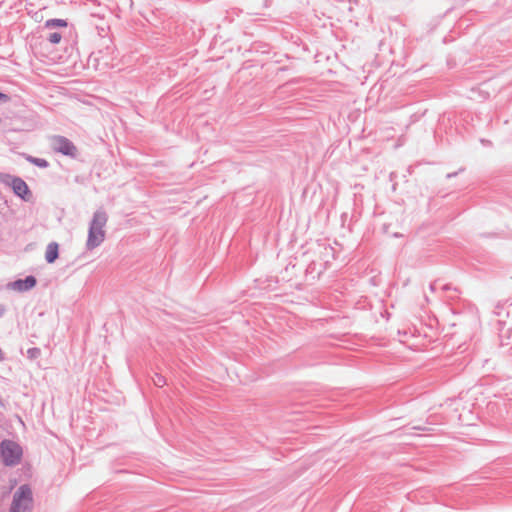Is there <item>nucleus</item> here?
Returning <instances> with one entry per match:
<instances>
[{"mask_svg":"<svg viewBox=\"0 0 512 512\" xmlns=\"http://www.w3.org/2000/svg\"><path fill=\"white\" fill-rule=\"evenodd\" d=\"M108 221V215L103 209L94 212L89 223L88 237L86 241V249L91 251L100 246L105 240L104 227Z\"/></svg>","mask_w":512,"mask_h":512,"instance_id":"obj_1","label":"nucleus"},{"mask_svg":"<svg viewBox=\"0 0 512 512\" xmlns=\"http://www.w3.org/2000/svg\"><path fill=\"white\" fill-rule=\"evenodd\" d=\"M33 508V494L29 485H21L13 495L11 512H31Z\"/></svg>","mask_w":512,"mask_h":512,"instance_id":"obj_2","label":"nucleus"},{"mask_svg":"<svg viewBox=\"0 0 512 512\" xmlns=\"http://www.w3.org/2000/svg\"><path fill=\"white\" fill-rule=\"evenodd\" d=\"M22 448L15 441L5 439L0 443V456L4 465L15 466L21 461Z\"/></svg>","mask_w":512,"mask_h":512,"instance_id":"obj_3","label":"nucleus"},{"mask_svg":"<svg viewBox=\"0 0 512 512\" xmlns=\"http://www.w3.org/2000/svg\"><path fill=\"white\" fill-rule=\"evenodd\" d=\"M0 183L12 188L15 195L24 201H28L32 195L26 182L17 176L0 173Z\"/></svg>","mask_w":512,"mask_h":512,"instance_id":"obj_4","label":"nucleus"},{"mask_svg":"<svg viewBox=\"0 0 512 512\" xmlns=\"http://www.w3.org/2000/svg\"><path fill=\"white\" fill-rule=\"evenodd\" d=\"M50 145L54 152L68 156L72 159L77 158L78 148L65 136L53 135L50 137Z\"/></svg>","mask_w":512,"mask_h":512,"instance_id":"obj_5","label":"nucleus"},{"mask_svg":"<svg viewBox=\"0 0 512 512\" xmlns=\"http://www.w3.org/2000/svg\"><path fill=\"white\" fill-rule=\"evenodd\" d=\"M37 284V279L33 275L26 276L24 279H18L13 282L8 283L7 287L9 289L25 292L34 288Z\"/></svg>","mask_w":512,"mask_h":512,"instance_id":"obj_6","label":"nucleus"},{"mask_svg":"<svg viewBox=\"0 0 512 512\" xmlns=\"http://www.w3.org/2000/svg\"><path fill=\"white\" fill-rule=\"evenodd\" d=\"M59 257V245L56 242H51L47 245L45 252V260L47 263L51 264L56 261Z\"/></svg>","mask_w":512,"mask_h":512,"instance_id":"obj_7","label":"nucleus"},{"mask_svg":"<svg viewBox=\"0 0 512 512\" xmlns=\"http://www.w3.org/2000/svg\"><path fill=\"white\" fill-rule=\"evenodd\" d=\"M26 161L29 163L39 167V168H47L49 166V162L44 158H37L31 155H25Z\"/></svg>","mask_w":512,"mask_h":512,"instance_id":"obj_8","label":"nucleus"},{"mask_svg":"<svg viewBox=\"0 0 512 512\" xmlns=\"http://www.w3.org/2000/svg\"><path fill=\"white\" fill-rule=\"evenodd\" d=\"M67 25V21L64 19H49L45 22L46 28L67 27Z\"/></svg>","mask_w":512,"mask_h":512,"instance_id":"obj_9","label":"nucleus"},{"mask_svg":"<svg viewBox=\"0 0 512 512\" xmlns=\"http://www.w3.org/2000/svg\"><path fill=\"white\" fill-rule=\"evenodd\" d=\"M152 381L157 387H163L166 384L165 377L158 373H155V375L152 377Z\"/></svg>","mask_w":512,"mask_h":512,"instance_id":"obj_10","label":"nucleus"},{"mask_svg":"<svg viewBox=\"0 0 512 512\" xmlns=\"http://www.w3.org/2000/svg\"><path fill=\"white\" fill-rule=\"evenodd\" d=\"M62 39V35L59 32H52L48 35L47 40L51 44H58Z\"/></svg>","mask_w":512,"mask_h":512,"instance_id":"obj_11","label":"nucleus"},{"mask_svg":"<svg viewBox=\"0 0 512 512\" xmlns=\"http://www.w3.org/2000/svg\"><path fill=\"white\" fill-rule=\"evenodd\" d=\"M41 355L40 348L32 347L27 350V356L30 359H37Z\"/></svg>","mask_w":512,"mask_h":512,"instance_id":"obj_12","label":"nucleus"},{"mask_svg":"<svg viewBox=\"0 0 512 512\" xmlns=\"http://www.w3.org/2000/svg\"><path fill=\"white\" fill-rule=\"evenodd\" d=\"M443 290L445 291H453V294L449 295V298L451 299H455L458 297V294L460 293V291L458 290V288L456 287H452L451 284H445L443 286Z\"/></svg>","mask_w":512,"mask_h":512,"instance_id":"obj_13","label":"nucleus"},{"mask_svg":"<svg viewBox=\"0 0 512 512\" xmlns=\"http://www.w3.org/2000/svg\"><path fill=\"white\" fill-rule=\"evenodd\" d=\"M8 100H9V96L7 94L0 92V101L7 102Z\"/></svg>","mask_w":512,"mask_h":512,"instance_id":"obj_14","label":"nucleus"},{"mask_svg":"<svg viewBox=\"0 0 512 512\" xmlns=\"http://www.w3.org/2000/svg\"><path fill=\"white\" fill-rule=\"evenodd\" d=\"M6 306L4 304H1L0 303V318L4 316V314L6 313Z\"/></svg>","mask_w":512,"mask_h":512,"instance_id":"obj_15","label":"nucleus"},{"mask_svg":"<svg viewBox=\"0 0 512 512\" xmlns=\"http://www.w3.org/2000/svg\"><path fill=\"white\" fill-rule=\"evenodd\" d=\"M5 359L4 353L2 349L0 348V361H3Z\"/></svg>","mask_w":512,"mask_h":512,"instance_id":"obj_16","label":"nucleus"},{"mask_svg":"<svg viewBox=\"0 0 512 512\" xmlns=\"http://www.w3.org/2000/svg\"><path fill=\"white\" fill-rule=\"evenodd\" d=\"M454 175H455V173H454V174H448V175H447V177H448V178H451V177H452V176H454Z\"/></svg>","mask_w":512,"mask_h":512,"instance_id":"obj_17","label":"nucleus"}]
</instances>
